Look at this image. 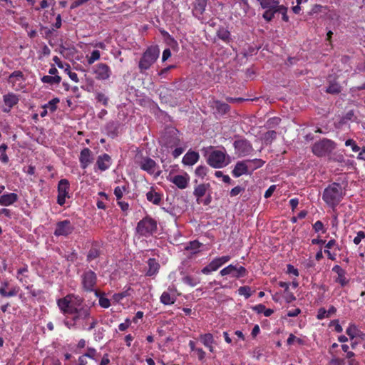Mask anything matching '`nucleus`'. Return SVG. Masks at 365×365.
Here are the masks:
<instances>
[{"mask_svg": "<svg viewBox=\"0 0 365 365\" xmlns=\"http://www.w3.org/2000/svg\"><path fill=\"white\" fill-rule=\"evenodd\" d=\"M344 195L342 186L338 182H333L323 192V200L331 208L334 209L341 201Z\"/></svg>", "mask_w": 365, "mask_h": 365, "instance_id": "obj_1", "label": "nucleus"}, {"mask_svg": "<svg viewBox=\"0 0 365 365\" xmlns=\"http://www.w3.org/2000/svg\"><path fill=\"white\" fill-rule=\"evenodd\" d=\"M159 53L160 51L157 46L148 47L140 59L138 63L140 73H143L145 71L149 69L158 59Z\"/></svg>", "mask_w": 365, "mask_h": 365, "instance_id": "obj_2", "label": "nucleus"}, {"mask_svg": "<svg viewBox=\"0 0 365 365\" xmlns=\"http://www.w3.org/2000/svg\"><path fill=\"white\" fill-rule=\"evenodd\" d=\"M336 143L329 139L323 138L316 142L312 146V152L317 157H323L329 155L335 148Z\"/></svg>", "mask_w": 365, "mask_h": 365, "instance_id": "obj_3", "label": "nucleus"}, {"mask_svg": "<svg viewBox=\"0 0 365 365\" xmlns=\"http://www.w3.org/2000/svg\"><path fill=\"white\" fill-rule=\"evenodd\" d=\"M156 230L157 222L150 216L140 220L136 227L137 232L142 236L153 235Z\"/></svg>", "mask_w": 365, "mask_h": 365, "instance_id": "obj_4", "label": "nucleus"}, {"mask_svg": "<svg viewBox=\"0 0 365 365\" xmlns=\"http://www.w3.org/2000/svg\"><path fill=\"white\" fill-rule=\"evenodd\" d=\"M160 143L168 148L178 146L180 144L178 130L173 128L167 129L161 137Z\"/></svg>", "mask_w": 365, "mask_h": 365, "instance_id": "obj_5", "label": "nucleus"}, {"mask_svg": "<svg viewBox=\"0 0 365 365\" xmlns=\"http://www.w3.org/2000/svg\"><path fill=\"white\" fill-rule=\"evenodd\" d=\"M233 146L235 149V153L238 156L249 155L254 150L251 143L245 138L235 140Z\"/></svg>", "mask_w": 365, "mask_h": 365, "instance_id": "obj_6", "label": "nucleus"}, {"mask_svg": "<svg viewBox=\"0 0 365 365\" xmlns=\"http://www.w3.org/2000/svg\"><path fill=\"white\" fill-rule=\"evenodd\" d=\"M70 184L68 180L61 179L58 184V197L57 203L62 206L66 202V198L69 197L68 192Z\"/></svg>", "mask_w": 365, "mask_h": 365, "instance_id": "obj_7", "label": "nucleus"}, {"mask_svg": "<svg viewBox=\"0 0 365 365\" xmlns=\"http://www.w3.org/2000/svg\"><path fill=\"white\" fill-rule=\"evenodd\" d=\"M225 153L220 150L212 151L207 158V163L215 168H222L225 164Z\"/></svg>", "mask_w": 365, "mask_h": 365, "instance_id": "obj_8", "label": "nucleus"}, {"mask_svg": "<svg viewBox=\"0 0 365 365\" xmlns=\"http://www.w3.org/2000/svg\"><path fill=\"white\" fill-rule=\"evenodd\" d=\"M82 279L83 287L86 291L92 292L96 284L97 277L94 272L89 270L83 273Z\"/></svg>", "mask_w": 365, "mask_h": 365, "instance_id": "obj_9", "label": "nucleus"}, {"mask_svg": "<svg viewBox=\"0 0 365 365\" xmlns=\"http://www.w3.org/2000/svg\"><path fill=\"white\" fill-rule=\"evenodd\" d=\"M247 272V269L242 266L237 268L232 264H230L220 271V274L222 276L230 274L232 277L240 278L245 276Z\"/></svg>", "mask_w": 365, "mask_h": 365, "instance_id": "obj_10", "label": "nucleus"}, {"mask_svg": "<svg viewBox=\"0 0 365 365\" xmlns=\"http://www.w3.org/2000/svg\"><path fill=\"white\" fill-rule=\"evenodd\" d=\"M73 230V227L71 225V222L68 220H66L57 222L54 235L56 236H67L71 234Z\"/></svg>", "mask_w": 365, "mask_h": 365, "instance_id": "obj_11", "label": "nucleus"}, {"mask_svg": "<svg viewBox=\"0 0 365 365\" xmlns=\"http://www.w3.org/2000/svg\"><path fill=\"white\" fill-rule=\"evenodd\" d=\"M94 73L98 80H106L110 77V69L106 63H100L96 66Z\"/></svg>", "mask_w": 365, "mask_h": 365, "instance_id": "obj_12", "label": "nucleus"}, {"mask_svg": "<svg viewBox=\"0 0 365 365\" xmlns=\"http://www.w3.org/2000/svg\"><path fill=\"white\" fill-rule=\"evenodd\" d=\"M232 173L236 178L240 177L244 174H251L247 160L237 162Z\"/></svg>", "mask_w": 365, "mask_h": 365, "instance_id": "obj_13", "label": "nucleus"}, {"mask_svg": "<svg viewBox=\"0 0 365 365\" xmlns=\"http://www.w3.org/2000/svg\"><path fill=\"white\" fill-rule=\"evenodd\" d=\"M19 99L18 96L12 93H8L4 96V102L6 106H7L8 108H4V112L9 113L11 108L16 105L19 102Z\"/></svg>", "mask_w": 365, "mask_h": 365, "instance_id": "obj_14", "label": "nucleus"}, {"mask_svg": "<svg viewBox=\"0 0 365 365\" xmlns=\"http://www.w3.org/2000/svg\"><path fill=\"white\" fill-rule=\"evenodd\" d=\"M79 160L81 162V168L83 169L86 168L87 166L92 162L91 151L89 150V148H86L81 150Z\"/></svg>", "mask_w": 365, "mask_h": 365, "instance_id": "obj_15", "label": "nucleus"}, {"mask_svg": "<svg viewBox=\"0 0 365 365\" xmlns=\"http://www.w3.org/2000/svg\"><path fill=\"white\" fill-rule=\"evenodd\" d=\"M19 199L18 195L16 193H8L0 196V205L9 206L16 202Z\"/></svg>", "mask_w": 365, "mask_h": 365, "instance_id": "obj_16", "label": "nucleus"}, {"mask_svg": "<svg viewBox=\"0 0 365 365\" xmlns=\"http://www.w3.org/2000/svg\"><path fill=\"white\" fill-rule=\"evenodd\" d=\"M140 166L142 170L153 174L155 172L156 163L153 159L147 157L140 163Z\"/></svg>", "mask_w": 365, "mask_h": 365, "instance_id": "obj_17", "label": "nucleus"}, {"mask_svg": "<svg viewBox=\"0 0 365 365\" xmlns=\"http://www.w3.org/2000/svg\"><path fill=\"white\" fill-rule=\"evenodd\" d=\"M110 160L111 158L106 153L98 156L96 161L98 169L102 171L107 170L109 168Z\"/></svg>", "mask_w": 365, "mask_h": 365, "instance_id": "obj_18", "label": "nucleus"}, {"mask_svg": "<svg viewBox=\"0 0 365 365\" xmlns=\"http://www.w3.org/2000/svg\"><path fill=\"white\" fill-rule=\"evenodd\" d=\"M170 181L175 184L180 189H185L188 185V178L186 177L177 175L170 179Z\"/></svg>", "mask_w": 365, "mask_h": 365, "instance_id": "obj_19", "label": "nucleus"}, {"mask_svg": "<svg viewBox=\"0 0 365 365\" xmlns=\"http://www.w3.org/2000/svg\"><path fill=\"white\" fill-rule=\"evenodd\" d=\"M200 155L195 151H188L182 159V163L187 165H192L197 162Z\"/></svg>", "mask_w": 365, "mask_h": 365, "instance_id": "obj_20", "label": "nucleus"}, {"mask_svg": "<svg viewBox=\"0 0 365 365\" xmlns=\"http://www.w3.org/2000/svg\"><path fill=\"white\" fill-rule=\"evenodd\" d=\"M148 270L147 271L145 275L151 277L156 273H158L160 269V264L157 262V260L154 258H150L148 260Z\"/></svg>", "mask_w": 365, "mask_h": 365, "instance_id": "obj_21", "label": "nucleus"}, {"mask_svg": "<svg viewBox=\"0 0 365 365\" xmlns=\"http://www.w3.org/2000/svg\"><path fill=\"white\" fill-rule=\"evenodd\" d=\"M146 198L149 202L156 205H159L162 200L161 195L155 192L153 187L150 188V190L147 192Z\"/></svg>", "mask_w": 365, "mask_h": 365, "instance_id": "obj_22", "label": "nucleus"}, {"mask_svg": "<svg viewBox=\"0 0 365 365\" xmlns=\"http://www.w3.org/2000/svg\"><path fill=\"white\" fill-rule=\"evenodd\" d=\"M212 106L215 108L217 112L221 115L227 113L230 109V106L227 103L218 100H214Z\"/></svg>", "mask_w": 365, "mask_h": 365, "instance_id": "obj_23", "label": "nucleus"}, {"mask_svg": "<svg viewBox=\"0 0 365 365\" xmlns=\"http://www.w3.org/2000/svg\"><path fill=\"white\" fill-rule=\"evenodd\" d=\"M210 187V185L209 183H207V184H200L195 188L193 194L197 197V203H200V198L203 197L205 195L207 190Z\"/></svg>", "mask_w": 365, "mask_h": 365, "instance_id": "obj_24", "label": "nucleus"}, {"mask_svg": "<svg viewBox=\"0 0 365 365\" xmlns=\"http://www.w3.org/2000/svg\"><path fill=\"white\" fill-rule=\"evenodd\" d=\"M220 267V262H218L217 258H215L202 269V272L208 274L212 271L217 270Z\"/></svg>", "mask_w": 365, "mask_h": 365, "instance_id": "obj_25", "label": "nucleus"}, {"mask_svg": "<svg viewBox=\"0 0 365 365\" xmlns=\"http://www.w3.org/2000/svg\"><path fill=\"white\" fill-rule=\"evenodd\" d=\"M332 271L338 274V279H336V282H339L342 286H344L347 282L345 278L344 269H343L339 265H335L332 268Z\"/></svg>", "mask_w": 365, "mask_h": 365, "instance_id": "obj_26", "label": "nucleus"}, {"mask_svg": "<svg viewBox=\"0 0 365 365\" xmlns=\"http://www.w3.org/2000/svg\"><path fill=\"white\" fill-rule=\"evenodd\" d=\"M217 37L226 43L231 41L230 32L225 28H220L217 32Z\"/></svg>", "mask_w": 365, "mask_h": 365, "instance_id": "obj_27", "label": "nucleus"}, {"mask_svg": "<svg viewBox=\"0 0 365 365\" xmlns=\"http://www.w3.org/2000/svg\"><path fill=\"white\" fill-rule=\"evenodd\" d=\"M247 163H249V170L250 169V172H253L254 170H257V168H259L263 166V165L265 163L264 160L262 159H253V160H247Z\"/></svg>", "mask_w": 365, "mask_h": 365, "instance_id": "obj_28", "label": "nucleus"}, {"mask_svg": "<svg viewBox=\"0 0 365 365\" xmlns=\"http://www.w3.org/2000/svg\"><path fill=\"white\" fill-rule=\"evenodd\" d=\"M71 297H74L73 294H68L66 297L58 300V305L61 310L64 313V310L68 307L71 303Z\"/></svg>", "mask_w": 365, "mask_h": 365, "instance_id": "obj_29", "label": "nucleus"}, {"mask_svg": "<svg viewBox=\"0 0 365 365\" xmlns=\"http://www.w3.org/2000/svg\"><path fill=\"white\" fill-rule=\"evenodd\" d=\"M260 5L266 9H277L279 6V1L277 0H262Z\"/></svg>", "mask_w": 365, "mask_h": 365, "instance_id": "obj_30", "label": "nucleus"}, {"mask_svg": "<svg viewBox=\"0 0 365 365\" xmlns=\"http://www.w3.org/2000/svg\"><path fill=\"white\" fill-rule=\"evenodd\" d=\"M101 252L98 248L96 247L95 245H93L92 247L90 249L88 255H87V260L91 262L96 258H98L101 255Z\"/></svg>", "mask_w": 365, "mask_h": 365, "instance_id": "obj_31", "label": "nucleus"}, {"mask_svg": "<svg viewBox=\"0 0 365 365\" xmlns=\"http://www.w3.org/2000/svg\"><path fill=\"white\" fill-rule=\"evenodd\" d=\"M61 81V76L56 75L54 76H44L41 78V81L45 83L49 84H58Z\"/></svg>", "mask_w": 365, "mask_h": 365, "instance_id": "obj_32", "label": "nucleus"}, {"mask_svg": "<svg viewBox=\"0 0 365 365\" xmlns=\"http://www.w3.org/2000/svg\"><path fill=\"white\" fill-rule=\"evenodd\" d=\"M326 92L330 94H338L341 92V86L336 81L330 82Z\"/></svg>", "mask_w": 365, "mask_h": 365, "instance_id": "obj_33", "label": "nucleus"}, {"mask_svg": "<svg viewBox=\"0 0 365 365\" xmlns=\"http://www.w3.org/2000/svg\"><path fill=\"white\" fill-rule=\"evenodd\" d=\"M106 130L108 135L112 138H114L118 135V126L114 122H110L106 125Z\"/></svg>", "mask_w": 365, "mask_h": 365, "instance_id": "obj_34", "label": "nucleus"}, {"mask_svg": "<svg viewBox=\"0 0 365 365\" xmlns=\"http://www.w3.org/2000/svg\"><path fill=\"white\" fill-rule=\"evenodd\" d=\"M19 292V289L16 287L11 288L9 292L6 291L4 287H0V294L4 297H13L17 294Z\"/></svg>", "mask_w": 365, "mask_h": 365, "instance_id": "obj_35", "label": "nucleus"}, {"mask_svg": "<svg viewBox=\"0 0 365 365\" xmlns=\"http://www.w3.org/2000/svg\"><path fill=\"white\" fill-rule=\"evenodd\" d=\"M280 122L281 119L278 117L271 118L267 120L264 125V127L267 129H272L277 127L280 123Z\"/></svg>", "mask_w": 365, "mask_h": 365, "instance_id": "obj_36", "label": "nucleus"}, {"mask_svg": "<svg viewBox=\"0 0 365 365\" xmlns=\"http://www.w3.org/2000/svg\"><path fill=\"white\" fill-rule=\"evenodd\" d=\"M175 301V299L171 297L170 294L166 292H163L160 297V302L165 305L173 304Z\"/></svg>", "mask_w": 365, "mask_h": 365, "instance_id": "obj_37", "label": "nucleus"}, {"mask_svg": "<svg viewBox=\"0 0 365 365\" xmlns=\"http://www.w3.org/2000/svg\"><path fill=\"white\" fill-rule=\"evenodd\" d=\"M276 138L277 132L274 130H269L264 134L263 139L266 144H270Z\"/></svg>", "mask_w": 365, "mask_h": 365, "instance_id": "obj_38", "label": "nucleus"}, {"mask_svg": "<svg viewBox=\"0 0 365 365\" xmlns=\"http://www.w3.org/2000/svg\"><path fill=\"white\" fill-rule=\"evenodd\" d=\"M76 314H78L79 315V317L81 319H86L89 318L90 315H91L90 308H88V307L78 308Z\"/></svg>", "mask_w": 365, "mask_h": 365, "instance_id": "obj_39", "label": "nucleus"}, {"mask_svg": "<svg viewBox=\"0 0 365 365\" xmlns=\"http://www.w3.org/2000/svg\"><path fill=\"white\" fill-rule=\"evenodd\" d=\"M207 0H195V9L202 14L205 10Z\"/></svg>", "mask_w": 365, "mask_h": 365, "instance_id": "obj_40", "label": "nucleus"}, {"mask_svg": "<svg viewBox=\"0 0 365 365\" xmlns=\"http://www.w3.org/2000/svg\"><path fill=\"white\" fill-rule=\"evenodd\" d=\"M200 339L203 344L206 346H210L214 341L213 336L210 333L205 334L200 336Z\"/></svg>", "mask_w": 365, "mask_h": 365, "instance_id": "obj_41", "label": "nucleus"}, {"mask_svg": "<svg viewBox=\"0 0 365 365\" xmlns=\"http://www.w3.org/2000/svg\"><path fill=\"white\" fill-rule=\"evenodd\" d=\"M275 13H277V9H266L262 16L267 21H270L274 18Z\"/></svg>", "mask_w": 365, "mask_h": 365, "instance_id": "obj_42", "label": "nucleus"}, {"mask_svg": "<svg viewBox=\"0 0 365 365\" xmlns=\"http://www.w3.org/2000/svg\"><path fill=\"white\" fill-rule=\"evenodd\" d=\"M101 53L98 50H94L92 51L91 56L88 58V63L93 64L96 61L100 58Z\"/></svg>", "mask_w": 365, "mask_h": 365, "instance_id": "obj_43", "label": "nucleus"}, {"mask_svg": "<svg viewBox=\"0 0 365 365\" xmlns=\"http://www.w3.org/2000/svg\"><path fill=\"white\" fill-rule=\"evenodd\" d=\"M287 8L283 5H279L277 8V13H280L282 15V20L285 22L289 21V17L287 14Z\"/></svg>", "mask_w": 365, "mask_h": 365, "instance_id": "obj_44", "label": "nucleus"}, {"mask_svg": "<svg viewBox=\"0 0 365 365\" xmlns=\"http://www.w3.org/2000/svg\"><path fill=\"white\" fill-rule=\"evenodd\" d=\"M238 292L240 294L244 295L246 299H248L251 296L250 287L248 286L240 287Z\"/></svg>", "mask_w": 365, "mask_h": 365, "instance_id": "obj_45", "label": "nucleus"}, {"mask_svg": "<svg viewBox=\"0 0 365 365\" xmlns=\"http://www.w3.org/2000/svg\"><path fill=\"white\" fill-rule=\"evenodd\" d=\"M59 103V98H53L52 100H51L48 104H46V106H47V108H49L51 112H54L57 109V106H56V104Z\"/></svg>", "mask_w": 365, "mask_h": 365, "instance_id": "obj_46", "label": "nucleus"}, {"mask_svg": "<svg viewBox=\"0 0 365 365\" xmlns=\"http://www.w3.org/2000/svg\"><path fill=\"white\" fill-rule=\"evenodd\" d=\"M207 168L203 165H200L195 170L196 175L203 178L207 174Z\"/></svg>", "mask_w": 365, "mask_h": 365, "instance_id": "obj_47", "label": "nucleus"}, {"mask_svg": "<svg viewBox=\"0 0 365 365\" xmlns=\"http://www.w3.org/2000/svg\"><path fill=\"white\" fill-rule=\"evenodd\" d=\"M201 244L197 241H191L189 245L185 247L187 250H196L200 247Z\"/></svg>", "mask_w": 365, "mask_h": 365, "instance_id": "obj_48", "label": "nucleus"}, {"mask_svg": "<svg viewBox=\"0 0 365 365\" xmlns=\"http://www.w3.org/2000/svg\"><path fill=\"white\" fill-rule=\"evenodd\" d=\"M313 229L316 232H318L319 231H322L323 233L326 232V230L324 229V224L322 222L318 220L313 225Z\"/></svg>", "mask_w": 365, "mask_h": 365, "instance_id": "obj_49", "label": "nucleus"}, {"mask_svg": "<svg viewBox=\"0 0 365 365\" xmlns=\"http://www.w3.org/2000/svg\"><path fill=\"white\" fill-rule=\"evenodd\" d=\"M357 331L356 327L354 324L350 325L349 328L346 329V332L349 336V337L353 339L356 336V332Z\"/></svg>", "mask_w": 365, "mask_h": 365, "instance_id": "obj_50", "label": "nucleus"}, {"mask_svg": "<svg viewBox=\"0 0 365 365\" xmlns=\"http://www.w3.org/2000/svg\"><path fill=\"white\" fill-rule=\"evenodd\" d=\"M99 304L103 308H108L110 305V300L108 298L100 297Z\"/></svg>", "mask_w": 365, "mask_h": 365, "instance_id": "obj_51", "label": "nucleus"}, {"mask_svg": "<svg viewBox=\"0 0 365 365\" xmlns=\"http://www.w3.org/2000/svg\"><path fill=\"white\" fill-rule=\"evenodd\" d=\"M345 145L346 146L351 145L352 150L354 152H357L360 150V148L356 144V143L352 139H349L345 142Z\"/></svg>", "mask_w": 365, "mask_h": 365, "instance_id": "obj_52", "label": "nucleus"}, {"mask_svg": "<svg viewBox=\"0 0 365 365\" xmlns=\"http://www.w3.org/2000/svg\"><path fill=\"white\" fill-rule=\"evenodd\" d=\"M13 78H16L18 79H23L24 74L21 71H15L12 73L10 74L9 77V80L11 81Z\"/></svg>", "mask_w": 365, "mask_h": 365, "instance_id": "obj_53", "label": "nucleus"}, {"mask_svg": "<svg viewBox=\"0 0 365 365\" xmlns=\"http://www.w3.org/2000/svg\"><path fill=\"white\" fill-rule=\"evenodd\" d=\"M96 99L98 102H102L104 106L108 105V98L102 93H99L97 95Z\"/></svg>", "mask_w": 365, "mask_h": 365, "instance_id": "obj_54", "label": "nucleus"}, {"mask_svg": "<svg viewBox=\"0 0 365 365\" xmlns=\"http://www.w3.org/2000/svg\"><path fill=\"white\" fill-rule=\"evenodd\" d=\"M365 237V233L363 231H359L357 233V236L354 237V243L355 245H359L361 240Z\"/></svg>", "mask_w": 365, "mask_h": 365, "instance_id": "obj_55", "label": "nucleus"}, {"mask_svg": "<svg viewBox=\"0 0 365 365\" xmlns=\"http://www.w3.org/2000/svg\"><path fill=\"white\" fill-rule=\"evenodd\" d=\"M77 309H78L77 307H75L74 305L70 304V305L66 309V310H64L63 314H76Z\"/></svg>", "mask_w": 365, "mask_h": 365, "instance_id": "obj_56", "label": "nucleus"}, {"mask_svg": "<svg viewBox=\"0 0 365 365\" xmlns=\"http://www.w3.org/2000/svg\"><path fill=\"white\" fill-rule=\"evenodd\" d=\"M89 0H75L71 5V7L70 9H73L75 8H77L78 6H80L81 5L86 3L87 1H88Z\"/></svg>", "mask_w": 365, "mask_h": 365, "instance_id": "obj_57", "label": "nucleus"}, {"mask_svg": "<svg viewBox=\"0 0 365 365\" xmlns=\"http://www.w3.org/2000/svg\"><path fill=\"white\" fill-rule=\"evenodd\" d=\"M242 190H244V188L241 187L240 186H236L231 190L230 196H236L238 194H240Z\"/></svg>", "mask_w": 365, "mask_h": 365, "instance_id": "obj_58", "label": "nucleus"}, {"mask_svg": "<svg viewBox=\"0 0 365 365\" xmlns=\"http://www.w3.org/2000/svg\"><path fill=\"white\" fill-rule=\"evenodd\" d=\"M96 354V351L93 348H88V351L86 353L83 354V356L85 357H89L91 359H93L95 355Z\"/></svg>", "mask_w": 365, "mask_h": 365, "instance_id": "obj_59", "label": "nucleus"}, {"mask_svg": "<svg viewBox=\"0 0 365 365\" xmlns=\"http://www.w3.org/2000/svg\"><path fill=\"white\" fill-rule=\"evenodd\" d=\"M130 325V320L126 319L124 323H121L119 324L118 329L120 331H125L129 327Z\"/></svg>", "mask_w": 365, "mask_h": 365, "instance_id": "obj_60", "label": "nucleus"}, {"mask_svg": "<svg viewBox=\"0 0 365 365\" xmlns=\"http://www.w3.org/2000/svg\"><path fill=\"white\" fill-rule=\"evenodd\" d=\"M285 293H286L285 300L287 303H291L292 302H293L296 299V297L292 292H289L288 291L287 292H285Z\"/></svg>", "mask_w": 365, "mask_h": 365, "instance_id": "obj_61", "label": "nucleus"}, {"mask_svg": "<svg viewBox=\"0 0 365 365\" xmlns=\"http://www.w3.org/2000/svg\"><path fill=\"white\" fill-rule=\"evenodd\" d=\"M276 189V186L275 185H272L270 186L267 190V191L265 192L264 193V197L265 198H269L272 196V195L273 194L274 191Z\"/></svg>", "mask_w": 365, "mask_h": 365, "instance_id": "obj_62", "label": "nucleus"}, {"mask_svg": "<svg viewBox=\"0 0 365 365\" xmlns=\"http://www.w3.org/2000/svg\"><path fill=\"white\" fill-rule=\"evenodd\" d=\"M114 194L118 200H120L123 197V190L120 187H116L114 190Z\"/></svg>", "mask_w": 365, "mask_h": 365, "instance_id": "obj_63", "label": "nucleus"}, {"mask_svg": "<svg viewBox=\"0 0 365 365\" xmlns=\"http://www.w3.org/2000/svg\"><path fill=\"white\" fill-rule=\"evenodd\" d=\"M330 363L332 365H344V359H339V358H335V359H332L331 360Z\"/></svg>", "mask_w": 365, "mask_h": 365, "instance_id": "obj_64", "label": "nucleus"}]
</instances>
